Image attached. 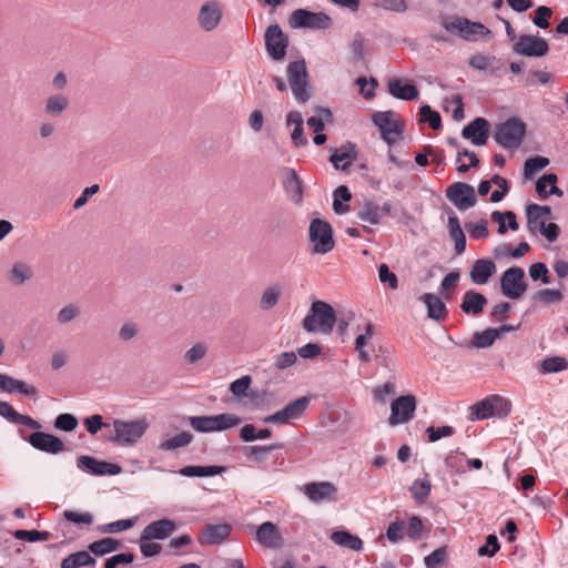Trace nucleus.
<instances>
[{"instance_id":"obj_1","label":"nucleus","mask_w":568,"mask_h":568,"mask_svg":"<svg viewBox=\"0 0 568 568\" xmlns=\"http://www.w3.org/2000/svg\"><path fill=\"white\" fill-rule=\"evenodd\" d=\"M437 20L448 33L457 36L463 40L476 41L477 37L486 40L494 38L493 31L480 21H471L466 17L445 13H440Z\"/></svg>"},{"instance_id":"obj_2","label":"nucleus","mask_w":568,"mask_h":568,"mask_svg":"<svg viewBox=\"0 0 568 568\" xmlns=\"http://www.w3.org/2000/svg\"><path fill=\"white\" fill-rule=\"evenodd\" d=\"M337 322V315L334 307L321 300L312 302L308 314L302 321V327L307 333H316L321 331L329 334Z\"/></svg>"},{"instance_id":"obj_3","label":"nucleus","mask_w":568,"mask_h":568,"mask_svg":"<svg viewBox=\"0 0 568 568\" xmlns=\"http://www.w3.org/2000/svg\"><path fill=\"white\" fill-rule=\"evenodd\" d=\"M527 124L519 116H509L495 126L494 139L505 149L516 150L524 142Z\"/></svg>"},{"instance_id":"obj_4","label":"nucleus","mask_w":568,"mask_h":568,"mask_svg":"<svg viewBox=\"0 0 568 568\" xmlns=\"http://www.w3.org/2000/svg\"><path fill=\"white\" fill-rule=\"evenodd\" d=\"M287 78L292 92L298 103H306L311 99V82L305 59H298L288 63Z\"/></svg>"},{"instance_id":"obj_5","label":"nucleus","mask_w":568,"mask_h":568,"mask_svg":"<svg viewBox=\"0 0 568 568\" xmlns=\"http://www.w3.org/2000/svg\"><path fill=\"white\" fill-rule=\"evenodd\" d=\"M308 239L313 243L312 253L326 254L335 246L334 230L329 222L315 217L308 227Z\"/></svg>"},{"instance_id":"obj_6","label":"nucleus","mask_w":568,"mask_h":568,"mask_svg":"<svg viewBox=\"0 0 568 568\" xmlns=\"http://www.w3.org/2000/svg\"><path fill=\"white\" fill-rule=\"evenodd\" d=\"M501 294L509 300H520L528 290L526 274L520 266L508 267L499 278Z\"/></svg>"},{"instance_id":"obj_7","label":"nucleus","mask_w":568,"mask_h":568,"mask_svg":"<svg viewBox=\"0 0 568 568\" xmlns=\"http://www.w3.org/2000/svg\"><path fill=\"white\" fill-rule=\"evenodd\" d=\"M114 434L108 437L109 442L122 445H133L141 438L149 427V423L142 419L124 422L115 419L113 422Z\"/></svg>"},{"instance_id":"obj_8","label":"nucleus","mask_w":568,"mask_h":568,"mask_svg":"<svg viewBox=\"0 0 568 568\" xmlns=\"http://www.w3.org/2000/svg\"><path fill=\"white\" fill-rule=\"evenodd\" d=\"M290 27L293 29H317L326 30L333 24L332 18L323 11L313 12L307 9H295L288 18Z\"/></svg>"},{"instance_id":"obj_9","label":"nucleus","mask_w":568,"mask_h":568,"mask_svg":"<svg viewBox=\"0 0 568 568\" xmlns=\"http://www.w3.org/2000/svg\"><path fill=\"white\" fill-rule=\"evenodd\" d=\"M396 112L393 110L376 111L372 115L373 124L378 129L381 138L388 144L393 145L396 138L402 136L405 125L399 120H394Z\"/></svg>"},{"instance_id":"obj_10","label":"nucleus","mask_w":568,"mask_h":568,"mask_svg":"<svg viewBox=\"0 0 568 568\" xmlns=\"http://www.w3.org/2000/svg\"><path fill=\"white\" fill-rule=\"evenodd\" d=\"M264 42L266 52L273 61L278 62L285 59L290 45V38L282 30L280 24L274 23L266 28Z\"/></svg>"},{"instance_id":"obj_11","label":"nucleus","mask_w":568,"mask_h":568,"mask_svg":"<svg viewBox=\"0 0 568 568\" xmlns=\"http://www.w3.org/2000/svg\"><path fill=\"white\" fill-rule=\"evenodd\" d=\"M34 430L36 432L28 436L23 435V430H19L21 438L28 442L34 449L51 455H58L68 450V447L60 437L50 433L40 432L39 429Z\"/></svg>"},{"instance_id":"obj_12","label":"nucleus","mask_w":568,"mask_h":568,"mask_svg":"<svg viewBox=\"0 0 568 568\" xmlns=\"http://www.w3.org/2000/svg\"><path fill=\"white\" fill-rule=\"evenodd\" d=\"M310 402V396L297 397L287 403L282 409L265 416L263 422L266 424L283 425L290 423L293 419H298L308 407Z\"/></svg>"},{"instance_id":"obj_13","label":"nucleus","mask_w":568,"mask_h":568,"mask_svg":"<svg viewBox=\"0 0 568 568\" xmlns=\"http://www.w3.org/2000/svg\"><path fill=\"white\" fill-rule=\"evenodd\" d=\"M77 467L91 475V476H116L122 473V466L116 463H111L98 459L90 455H80L77 457Z\"/></svg>"},{"instance_id":"obj_14","label":"nucleus","mask_w":568,"mask_h":568,"mask_svg":"<svg viewBox=\"0 0 568 568\" xmlns=\"http://www.w3.org/2000/svg\"><path fill=\"white\" fill-rule=\"evenodd\" d=\"M417 402L413 394L400 395L390 403V416L388 424L396 426L408 423L414 418Z\"/></svg>"},{"instance_id":"obj_15","label":"nucleus","mask_w":568,"mask_h":568,"mask_svg":"<svg viewBox=\"0 0 568 568\" xmlns=\"http://www.w3.org/2000/svg\"><path fill=\"white\" fill-rule=\"evenodd\" d=\"M549 49V43L546 39L534 34H521L518 41L513 44V51L516 54L528 58L546 57Z\"/></svg>"},{"instance_id":"obj_16","label":"nucleus","mask_w":568,"mask_h":568,"mask_svg":"<svg viewBox=\"0 0 568 568\" xmlns=\"http://www.w3.org/2000/svg\"><path fill=\"white\" fill-rule=\"evenodd\" d=\"M445 195L459 211H466L477 203L474 186L466 182H454L446 189Z\"/></svg>"},{"instance_id":"obj_17","label":"nucleus","mask_w":568,"mask_h":568,"mask_svg":"<svg viewBox=\"0 0 568 568\" xmlns=\"http://www.w3.org/2000/svg\"><path fill=\"white\" fill-rule=\"evenodd\" d=\"M329 163L333 164L335 170L343 172L348 171L358 155L356 144L351 141H346L341 148H329Z\"/></svg>"},{"instance_id":"obj_18","label":"nucleus","mask_w":568,"mask_h":568,"mask_svg":"<svg viewBox=\"0 0 568 568\" xmlns=\"http://www.w3.org/2000/svg\"><path fill=\"white\" fill-rule=\"evenodd\" d=\"M490 134V123L486 118L477 116L462 130V136L477 146L485 145Z\"/></svg>"},{"instance_id":"obj_19","label":"nucleus","mask_w":568,"mask_h":568,"mask_svg":"<svg viewBox=\"0 0 568 568\" xmlns=\"http://www.w3.org/2000/svg\"><path fill=\"white\" fill-rule=\"evenodd\" d=\"M232 532V526L227 523L205 525L197 537L203 546H216L224 542Z\"/></svg>"},{"instance_id":"obj_20","label":"nucleus","mask_w":568,"mask_h":568,"mask_svg":"<svg viewBox=\"0 0 568 568\" xmlns=\"http://www.w3.org/2000/svg\"><path fill=\"white\" fill-rule=\"evenodd\" d=\"M304 494L313 503L336 501L337 487L331 481H311L304 485Z\"/></svg>"},{"instance_id":"obj_21","label":"nucleus","mask_w":568,"mask_h":568,"mask_svg":"<svg viewBox=\"0 0 568 568\" xmlns=\"http://www.w3.org/2000/svg\"><path fill=\"white\" fill-rule=\"evenodd\" d=\"M387 89L392 97L403 101H415L419 97L417 85L412 80L394 77L388 80Z\"/></svg>"},{"instance_id":"obj_22","label":"nucleus","mask_w":568,"mask_h":568,"mask_svg":"<svg viewBox=\"0 0 568 568\" xmlns=\"http://www.w3.org/2000/svg\"><path fill=\"white\" fill-rule=\"evenodd\" d=\"M176 529L178 525L173 519L161 518L146 525L142 532L144 539L164 540Z\"/></svg>"},{"instance_id":"obj_23","label":"nucleus","mask_w":568,"mask_h":568,"mask_svg":"<svg viewBox=\"0 0 568 568\" xmlns=\"http://www.w3.org/2000/svg\"><path fill=\"white\" fill-rule=\"evenodd\" d=\"M255 538L266 548H278L283 541L280 528L272 521H264L257 526Z\"/></svg>"},{"instance_id":"obj_24","label":"nucleus","mask_w":568,"mask_h":568,"mask_svg":"<svg viewBox=\"0 0 568 568\" xmlns=\"http://www.w3.org/2000/svg\"><path fill=\"white\" fill-rule=\"evenodd\" d=\"M0 390L7 394H20L27 397H36L38 395V388L36 386L2 373H0Z\"/></svg>"},{"instance_id":"obj_25","label":"nucleus","mask_w":568,"mask_h":568,"mask_svg":"<svg viewBox=\"0 0 568 568\" xmlns=\"http://www.w3.org/2000/svg\"><path fill=\"white\" fill-rule=\"evenodd\" d=\"M427 308V317L429 320L442 323L448 316V310L443 300L434 293H424L418 297Z\"/></svg>"},{"instance_id":"obj_26","label":"nucleus","mask_w":568,"mask_h":568,"mask_svg":"<svg viewBox=\"0 0 568 568\" xmlns=\"http://www.w3.org/2000/svg\"><path fill=\"white\" fill-rule=\"evenodd\" d=\"M222 19V11L216 1L204 3L199 12L197 21L205 31L214 30Z\"/></svg>"},{"instance_id":"obj_27","label":"nucleus","mask_w":568,"mask_h":568,"mask_svg":"<svg viewBox=\"0 0 568 568\" xmlns=\"http://www.w3.org/2000/svg\"><path fill=\"white\" fill-rule=\"evenodd\" d=\"M496 264L490 258H478L473 263L469 277L474 284L485 285L496 273Z\"/></svg>"},{"instance_id":"obj_28","label":"nucleus","mask_w":568,"mask_h":568,"mask_svg":"<svg viewBox=\"0 0 568 568\" xmlns=\"http://www.w3.org/2000/svg\"><path fill=\"white\" fill-rule=\"evenodd\" d=\"M0 416L9 423L23 425L31 429H40L42 425L29 415L18 413L11 404L0 400Z\"/></svg>"},{"instance_id":"obj_29","label":"nucleus","mask_w":568,"mask_h":568,"mask_svg":"<svg viewBox=\"0 0 568 568\" xmlns=\"http://www.w3.org/2000/svg\"><path fill=\"white\" fill-rule=\"evenodd\" d=\"M445 210L448 212V231L450 239L455 242V254L462 255L466 250V235L460 226L458 216L454 211L445 205Z\"/></svg>"},{"instance_id":"obj_30","label":"nucleus","mask_w":568,"mask_h":568,"mask_svg":"<svg viewBox=\"0 0 568 568\" xmlns=\"http://www.w3.org/2000/svg\"><path fill=\"white\" fill-rule=\"evenodd\" d=\"M284 190L286 191L291 201L298 204L303 200V182L296 171L292 168L284 169Z\"/></svg>"},{"instance_id":"obj_31","label":"nucleus","mask_w":568,"mask_h":568,"mask_svg":"<svg viewBox=\"0 0 568 568\" xmlns=\"http://www.w3.org/2000/svg\"><path fill=\"white\" fill-rule=\"evenodd\" d=\"M487 303L488 300L483 293L470 290L464 294L460 310L465 314L477 316L483 313Z\"/></svg>"},{"instance_id":"obj_32","label":"nucleus","mask_w":568,"mask_h":568,"mask_svg":"<svg viewBox=\"0 0 568 568\" xmlns=\"http://www.w3.org/2000/svg\"><path fill=\"white\" fill-rule=\"evenodd\" d=\"M123 547V544L121 540L112 538V537H104L99 540H94L88 545V550L92 552L95 557H103L105 555H109L111 552H114Z\"/></svg>"},{"instance_id":"obj_33","label":"nucleus","mask_w":568,"mask_h":568,"mask_svg":"<svg viewBox=\"0 0 568 568\" xmlns=\"http://www.w3.org/2000/svg\"><path fill=\"white\" fill-rule=\"evenodd\" d=\"M242 423V418L235 414L222 413L210 416V433L223 432L233 427L239 426Z\"/></svg>"},{"instance_id":"obj_34","label":"nucleus","mask_w":568,"mask_h":568,"mask_svg":"<svg viewBox=\"0 0 568 568\" xmlns=\"http://www.w3.org/2000/svg\"><path fill=\"white\" fill-rule=\"evenodd\" d=\"M490 217L493 222L498 223L497 232L499 234H505L507 230H511L515 232L518 231L519 229L517 216L514 211H494Z\"/></svg>"},{"instance_id":"obj_35","label":"nucleus","mask_w":568,"mask_h":568,"mask_svg":"<svg viewBox=\"0 0 568 568\" xmlns=\"http://www.w3.org/2000/svg\"><path fill=\"white\" fill-rule=\"evenodd\" d=\"M494 63L501 64L500 60L495 55L474 54L469 58L468 64L470 68L479 71H488L490 75H496L500 67H493Z\"/></svg>"},{"instance_id":"obj_36","label":"nucleus","mask_w":568,"mask_h":568,"mask_svg":"<svg viewBox=\"0 0 568 568\" xmlns=\"http://www.w3.org/2000/svg\"><path fill=\"white\" fill-rule=\"evenodd\" d=\"M331 540L341 547H346L356 551L363 548V540L358 536L351 534L348 530L333 531Z\"/></svg>"},{"instance_id":"obj_37","label":"nucleus","mask_w":568,"mask_h":568,"mask_svg":"<svg viewBox=\"0 0 568 568\" xmlns=\"http://www.w3.org/2000/svg\"><path fill=\"white\" fill-rule=\"evenodd\" d=\"M491 395L485 397L484 399L477 402L473 406H470L469 419L470 420H484L488 418H493L496 416L494 412V406L491 403Z\"/></svg>"},{"instance_id":"obj_38","label":"nucleus","mask_w":568,"mask_h":568,"mask_svg":"<svg viewBox=\"0 0 568 568\" xmlns=\"http://www.w3.org/2000/svg\"><path fill=\"white\" fill-rule=\"evenodd\" d=\"M352 200V193L346 185H338L333 192V211L341 215L349 211L347 204Z\"/></svg>"},{"instance_id":"obj_39","label":"nucleus","mask_w":568,"mask_h":568,"mask_svg":"<svg viewBox=\"0 0 568 568\" xmlns=\"http://www.w3.org/2000/svg\"><path fill=\"white\" fill-rule=\"evenodd\" d=\"M550 161L542 155H531L524 162L523 176L525 180H532L535 175L547 168Z\"/></svg>"},{"instance_id":"obj_40","label":"nucleus","mask_w":568,"mask_h":568,"mask_svg":"<svg viewBox=\"0 0 568 568\" xmlns=\"http://www.w3.org/2000/svg\"><path fill=\"white\" fill-rule=\"evenodd\" d=\"M409 491L418 505L424 504L432 491V483L428 479V474H425L424 478L415 479L409 487Z\"/></svg>"},{"instance_id":"obj_41","label":"nucleus","mask_w":568,"mask_h":568,"mask_svg":"<svg viewBox=\"0 0 568 568\" xmlns=\"http://www.w3.org/2000/svg\"><path fill=\"white\" fill-rule=\"evenodd\" d=\"M567 368V358L557 355L546 357L538 365V369L541 374L559 373L566 371Z\"/></svg>"},{"instance_id":"obj_42","label":"nucleus","mask_w":568,"mask_h":568,"mask_svg":"<svg viewBox=\"0 0 568 568\" xmlns=\"http://www.w3.org/2000/svg\"><path fill=\"white\" fill-rule=\"evenodd\" d=\"M497 339L494 327H488L481 332H475L469 346L478 349L488 348L493 346Z\"/></svg>"},{"instance_id":"obj_43","label":"nucleus","mask_w":568,"mask_h":568,"mask_svg":"<svg viewBox=\"0 0 568 568\" xmlns=\"http://www.w3.org/2000/svg\"><path fill=\"white\" fill-rule=\"evenodd\" d=\"M33 276L32 268L22 262L14 263L9 272L8 278L16 285H22Z\"/></svg>"},{"instance_id":"obj_44","label":"nucleus","mask_w":568,"mask_h":568,"mask_svg":"<svg viewBox=\"0 0 568 568\" xmlns=\"http://www.w3.org/2000/svg\"><path fill=\"white\" fill-rule=\"evenodd\" d=\"M357 217L376 225L381 222L379 206L373 200H365Z\"/></svg>"},{"instance_id":"obj_45","label":"nucleus","mask_w":568,"mask_h":568,"mask_svg":"<svg viewBox=\"0 0 568 568\" xmlns=\"http://www.w3.org/2000/svg\"><path fill=\"white\" fill-rule=\"evenodd\" d=\"M193 440V435L190 432L183 430L180 434L163 440L159 448L161 450H175L178 448L190 445Z\"/></svg>"},{"instance_id":"obj_46","label":"nucleus","mask_w":568,"mask_h":568,"mask_svg":"<svg viewBox=\"0 0 568 568\" xmlns=\"http://www.w3.org/2000/svg\"><path fill=\"white\" fill-rule=\"evenodd\" d=\"M419 122L428 123L433 130H439L443 126L440 113L428 104H423L419 108Z\"/></svg>"},{"instance_id":"obj_47","label":"nucleus","mask_w":568,"mask_h":568,"mask_svg":"<svg viewBox=\"0 0 568 568\" xmlns=\"http://www.w3.org/2000/svg\"><path fill=\"white\" fill-rule=\"evenodd\" d=\"M13 537L17 540L26 541V542H37V541H47L50 539L51 534L47 530H37V529H17L13 532Z\"/></svg>"},{"instance_id":"obj_48","label":"nucleus","mask_w":568,"mask_h":568,"mask_svg":"<svg viewBox=\"0 0 568 568\" xmlns=\"http://www.w3.org/2000/svg\"><path fill=\"white\" fill-rule=\"evenodd\" d=\"M138 520V517L120 519L109 524L98 526V531L101 534H116L131 529Z\"/></svg>"},{"instance_id":"obj_49","label":"nucleus","mask_w":568,"mask_h":568,"mask_svg":"<svg viewBox=\"0 0 568 568\" xmlns=\"http://www.w3.org/2000/svg\"><path fill=\"white\" fill-rule=\"evenodd\" d=\"M79 425L78 418L70 413H61L53 420V427L57 430L71 433L75 430Z\"/></svg>"},{"instance_id":"obj_50","label":"nucleus","mask_w":568,"mask_h":568,"mask_svg":"<svg viewBox=\"0 0 568 568\" xmlns=\"http://www.w3.org/2000/svg\"><path fill=\"white\" fill-rule=\"evenodd\" d=\"M252 385V376L251 375H243L242 377L233 381L230 386L229 390L232 393V395L236 398H243L246 397Z\"/></svg>"},{"instance_id":"obj_51","label":"nucleus","mask_w":568,"mask_h":568,"mask_svg":"<svg viewBox=\"0 0 568 568\" xmlns=\"http://www.w3.org/2000/svg\"><path fill=\"white\" fill-rule=\"evenodd\" d=\"M552 9L547 6H539L534 10L531 16L532 23L540 29H548L550 27L549 19L552 16Z\"/></svg>"},{"instance_id":"obj_52","label":"nucleus","mask_w":568,"mask_h":568,"mask_svg":"<svg viewBox=\"0 0 568 568\" xmlns=\"http://www.w3.org/2000/svg\"><path fill=\"white\" fill-rule=\"evenodd\" d=\"M448 560L447 546H442L424 558L426 568H439Z\"/></svg>"},{"instance_id":"obj_53","label":"nucleus","mask_w":568,"mask_h":568,"mask_svg":"<svg viewBox=\"0 0 568 568\" xmlns=\"http://www.w3.org/2000/svg\"><path fill=\"white\" fill-rule=\"evenodd\" d=\"M529 276L534 282L540 281L542 284H550L551 277L549 270L544 262H536L529 266Z\"/></svg>"},{"instance_id":"obj_54","label":"nucleus","mask_w":568,"mask_h":568,"mask_svg":"<svg viewBox=\"0 0 568 568\" xmlns=\"http://www.w3.org/2000/svg\"><path fill=\"white\" fill-rule=\"evenodd\" d=\"M63 518L78 526H91L94 520L93 515L89 511L78 513L71 509L63 511Z\"/></svg>"},{"instance_id":"obj_55","label":"nucleus","mask_w":568,"mask_h":568,"mask_svg":"<svg viewBox=\"0 0 568 568\" xmlns=\"http://www.w3.org/2000/svg\"><path fill=\"white\" fill-rule=\"evenodd\" d=\"M558 176L556 173L549 172L545 173L541 176L538 178L535 184L536 193L539 195L540 199L545 200L549 196L548 191L546 190L547 186H550L551 184H557Z\"/></svg>"},{"instance_id":"obj_56","label":"nucleus","mask_w":568,"mask_h":568,"mask_svg":"<svg viewBox=\"0 0 568 568\" xmlns=\"http://www.w3.org/2000/svg\"><path fill=\"white\" fill-rule=\"evenodd\" d=\"M69 105L64 95H52L47 100L45 112L51 115H60Z\"/></svg>"},{"instance_id":"obj_57","label":"nucleus","mask_w":568,"mask_h":568,"mask_svg":"<svg viewBox=\"0 0 568 568\" xmlns=\"http://www.w3.org/2000/svg\"><path fill=\"white\" fill-rule=\"evenodd\" d=\"M562 298H564V295L559 290H551V288L539 290L532 295V300L535 302H541L546 305L551 304V303L561 302Z\"/></svg>"},{"instance_id":"obj_58","label":"nucleus","mask_w":568,"mask_h":568,"mask_svg":"<svg viewBox=\"0 0 568 568\" xmlns=\"http://www.w3.org/2000/svg\"><path fill=\"white\" fill-rule=\"evenodd\" d=\"M356 84L359 87L361 94L364 99L371 100L375 97V89L378 87L376 78L371 77L367 80L366 77L361 75L356 79Z\"/></svg>"},{"instance_id":"obj_59","label":"nucleus","mask_w":568,"mask_h":568,"mask_svg":"<svg viewBox=\"0 0 568 568\" xmlns=\"http://www.w3.org/2000/svg\"><path fill=\"white\" fill-rule=\"evenodd\" d=\"M280 297H281V292L277 287H274V286L267 287L262 294V297L260 301V307L263 311H268V310L273 308L278 303Z\"/></svg>"},{"instance_id":"obj_60","label":"nucleus","mask_w":568,"mask_h":568,"mask_svg":"<svg viewBox=\"0 0 568 568\" xmlns=\"http://www.w3.org/2000/svg\"><path fill=\"white\" fill-rule=\"evenodd\" d=\"M153 540L154 539H144L143 532H141L139 544L144 558H152L161 554L163 549L162 546Z\"/></svg>"},{"instance_id":"obj_61","label":"nucleus","mask_w":568,"mask_h":568,"mask_svg":"<svg viewBox=\"0 0 568 568\" xmlns=\"http://www.w3.org/2000/svg\"><path fill=\"white\" fill-rule=\"evenodd\" d=\"M378 278L382 284L388 285L389 288H398V277L394 272L390 271L389 266L386 263H382L378 266Z\"/></svg>"},{"instance_id":"obj_62","label":"nucleus","mask_w":568,"mask_h":568,"mask_svg":"<svg viewBox=\"0 0 568 568\" xmlns=\"http://www.w3.org/2000/svg\"><path fill=\"white\" fill-rule=\"evenodd\" d=\"M286 230V219L282 214H277L267 220L265 232L268 235H281Z\"/></svg>"},{"instance_id":"obj_63","label":"nucleus","mask_w":568,"mask_h":568,"mask_svg":"<svg viewBox=\"0 0 568 568\" xmlns=\"http://www.w3.org/2000/svg\"><path fill=\"white\" fill-rule=\"evenodd\" d=\"M491 403L494 406L495 417L505 418L511 412V402L500 395H491Z\"/></svg>"},{"instance_id":"obj_64","label":"nucleus","mask_w":568,"mask_h":568,"mask_svg":"<svg viewBox=\"0 0 568 568\" xmlns=\"http://www.w3.org/2000/svg\"><path fill=\"white\" fill-rule=\"evenodd\" d=\"M352 62L354 64L365 59V44L361 32H357L351 43Z\"/></svg>"}]
</instances>
